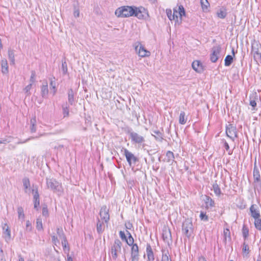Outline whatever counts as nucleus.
Returning <instances> with one entry per match:
<instances>
[{
	"instance_id": "nucleus-1",
	"label": "nucleus",
	"mask_w": 261,
	"mask_h": 261,
	"mask_svg": "<svg viewBox=\"0 0 261 261\" xmlns=\"http://www.w3.org/2000/svg\"><path fill=\"white\" fill-rule=\"evenodd\" d=\"M115 15L118 17H128L135 16L139 19H146L149 15L147 9L143 7L123 6L115 11Z\"/></svg>"
},
{
	"instance_id": "nucleus-2",
	"label": "nucleus",
	"mask_w": 261,
	"mask_h": 261,
	"mask_svg": "<svg viewBox=\"0 0 261 261\" xmlns=\"http://www.w3.org/2000/svg\"><path fill=\"white\" fill-rule=\"evenodd\" d=\"M251 54L257 63H261V44L259 41L253 40L251 42Z\"/></svg>"
},
{
	"instance_id": "nucleus-3",
	"label": "nucleus",
	"mask_w": 261,
	"mask_h": 261,
	"mask_svg": "<svg viewBox=\"0 0 261 261\" xmlns=\"http://www.w3.org/2000/svg\"><path fill=\"white\" fill-rule=\"evenodd\" d=\"M46 183L47 188L55 193H61L63 191L62 184L56 179L46 178Z\"/></svg>"
},
{
	"instance_id": "nucleus-4",
	"label": "nucleus",
	"mask_w": 261,
	"mask_h": 261,
	"mask_svg": "<svg viewBox=\"0 0 261 261\" xmlns=\"http://www.w3.org/2000/svg\"><path fill=\"white\" fill-rule=\"evenodd\" d=\"M122 243L118 239H115L109 252L114 260H116L118 256V253L121 252Z\"/></svg>"
},
{
	"instance_id": "nucleus-5",
	"label": "nucleus",
	"mask_w": 261,
	"mask_h": 261,
	"mask_svg": "<svg viewBox=\"0 0 261 261\" xmlns=\"http://www.w3.org/2000/svg\"><path fill=\"white\" fill-rule=\"evenodd\" d=\"M194 230L192 221L191 219H186L182 223V231L183 233L188 238L193 234Z\"/></svg>"
},
{
	"instance_id": "nucleus-6",
	"label": "nucleus",
	"mask_w": 261,
	"mask_h": 261,
	"mask_svg": "<svg viewBox=\"0 0 261 261\" xmlns=\"http://www.w3.org/2000/svg\"><path fill=\"white\" fill-rule=\"evenodd\" d=\"M129 139L133 144L138 146H144L145 142V137L135 132L133 133Z\"/></svg>"
},
{
	"instance_id": "nucleus-7",
	"label": "nucleus",
	"mask_w": 261,
	"mask_h": 261,
	"mask_svg": "<svg viewBox=\"0 0 261 261\" xmlns=\"http://www.w3.org/2000/svg\"><path fill=\"white\" fill-rule=\"evenodd\" d=\"M135 51L141 57H149L150 53L143 46L140 42H137L134 44Z\"/></svg>"
},
{
	"instance_id": "nucleus-8",
	"label": "nucleus",
	"mask_w": 261,
	"mask_h": 261,
	"mask_svg": "<svg viewBox=\"0 0 261 261\" xmlns=\"http://www.w3.org/2000/svg\"><path fill=\"white\" fill-rule=\"evenodd\" d=\"M253 179L254 189L258 190L261 188V179L259 170L255 164L253 168Z\"/></svg>"
},
{
	"instance_id": "nucleus-9",
	"label": "nucleus",
	"mask_w": 261,
	"mask_h": 261,
	"mask_svg": "<svg viewBox=\"0 0 261 261\" xmlns=\"http://www.w3.org/2000/svg\"><path fill=\"white\" fill-rule=\"evenodd\" d=\"M123 151L124 155L126 158V161L128 162L129 167H132L133 164H135L139 161L138 158L128 149L124 148Z\"/></svg>"
},
{
	"instance_id": "nucleus-10",
	"label": "nucleus",
	"mask_w": 261,
	"mask_h": 261,
	"mask_svg": "<svg viewBox=\"0 0 261 261\" xmlns=\"http://www.w3.org/2000/svg\"><path fill=\"white\" fill-rule=\"evenodd\" d=\"M226 134L227 136L230 138L233 141H234L236 138L238 137L236 127L231 124L226 125Z\"/></svg>"
},
{
	"instance_id": "nucleus-11",
	"label": "nucleus",
	"mask_w": 261,
	"mask_h": 261,
	"mask_svg": "<svg viewBox=\"0 0 261 261\" xmlns=\"http://www.w3.org/2000/svg\"><path fill=\"white\" fill-rule=\"evenodd\" d=\"M221 48L220 45L215 46L212 49V53L210 55V60L212 62L215 63L219 59V56L221 52Z\"/></svg>"
},
{
	"instance_id": "nucleus-12",
	"label": "nucleus",
	"mask_w": 261,
	"mask_h": 261,
	"mask_svg": "<svg viewBox=\"0 0 261 261\" xmlns=\"http://www.w3.org/2000/svg\"><path fill=\"white\" fill-rule=\"evenodd\" d=\"M99 215L101 220L106 223H108L110 220L109 209L106 205H103L100 210Z\"/></svg>"
},
{
	"instance_id": "nucleus-13",
	"label": "nucleus",
	"mask_w": 261,
	"mask_h": 261,
	"mask_svg": "<svg viewBox=\"0 0 261 261\" xmlns=\"http://www.w3.org/2000/svg\"><path fill=\"white\" fill-rule=\"evenodd\" d=\"M130 259L131 261H139V247L137 244L131 245Z\"/></svg>"
},
{
	"instance_id": "nucleus-14",
	"label": "nucleus",
	"mask_w": 261,
	"mask_h": 261,
	"mask_svg": "<svg viewBox=\"0 0 261 261\" xmlns=\"http://www.w3.org/2000/svg\"><path fill=\"white\" fill-rule=\"evenodd\" d=\"M33 192H34L33 195V202H34V208L37 211L39 210V206L40 205V199H39V194L38 191L37 187L36 189H33L32 190Z\"/></svg>"
},
{
	"instance_id": "nucleus-15",
	"label": "nucleus",
	"mask_w": 261,
	"mask_h": 261,
	"mask_svg": "<svg viewBox=\"0 0 261 261\" xmlns=\"http://www.w3.org/2000/svg\"><path fill=\"white\" fill-rule=\"evenodd\" d=\"M173 13L175 18H176V19H177L178 16L179 15L180 19H181L182 16H185L186 14L185 9L184 7L181 5L178 6L177 9H176V8L174 9Z\"/></svg>"
},
{
	"instance_id": "nucleus-16",
	"label": "nucleus",
	"mask_w": 261,
	"mask_h": 261,
	"mask_svg": "<svg viewBox=\"0 0 261 261\" xmlns=\"http://www.w3.org/2000/svg\"><path fill=\"white\" fill-rule=\"evenodd\" d=\"M251 216L254 219L259 218L260 217L259 211L256 204H252L250 207Z\"/></svg>"
},
{
	"instance_id": "nucleus-17",
	"label": "nucleus",
	"mask_w": 261,
	"mask_h": 261,
	"mask_svg": "<svg viewBox=\"0 0 261 261\" xmlns=\"http://www.w3.org/2000/svg\"><path fill=\"white\" fill-rule=\"evenodd\" d=\"M162 238L164 241L168 244L171 242L172 236L169 229L166 228L163 230Z\"/></svg>"
},
{
	"instance_id": "nucleus-18",
	"label": "nucleus",
	"mask_w": 261,
	"mask_h": 261,
	"mask_svg": "<svg viewBox=\"0 0 261 261\" xmlns=\"http://www.w3.org/2000/svg\"><path fill=\"white\" fill-rule=\"evenodd\" d=\"M192 66L193 69L197 72L201 73L203 71L202 64L199 61H194Z\"/></svg>"
},
{
	"instance_id": "nucleus-19",
	"label": "nucleus",
	"mask_w": 261,
	"mask_h": 261,
	"mask_svg": "<svg viewBox=\"0 0 261 261\" xmlns=\"http://www.w3.org/2000/svg\"><path fill=\"white\" fill-rule=\"evenodd\" d=\"M146 254L147 256V261H154V253L149 244H147L146 245Z\"/></svg>"
},
{
	"instance_id": "nucleus-20",
	"label": "nucleus",
	"mask_w": 261,
	"mask_h": 261,
	"mask_svg": "<svg viewBox=\"0 0 261 261\" xmlns=\"http://www.w3.org/2000/svg\"><path fill=\"white\" fill-rule=\"evenodd\" d=\"M2 72L4 74H7L9 73V67L7 61L6 59H3L1 62Z\"/></svg>"
},
{
	"instance_id": "nucleus-21",
	"label": "nucleus",
	"mask_w": 261,
	"mask_h": 261,
	"mask_svg": "<svg viewBox=\"0 0 261 261\" xmlns=\"http://www.w3.org/2000/svg\"><path fill=\"white\" fill-rule=\"evenodd\" d=\"M48 93V84L46 81L43 82L41 87V94L43 98H46Z\"/></svg>"
},
{
	"instance_id": "nucleus-22",
	"label": "nucleus",
	"mask_w": 261,
	"mask_h": 261,
	"mask_svg": "<svg viewBox=\"0 0 261 261\" xmlns=\"http://www.w3.org/2000/svg\"><path fill=\"white\" fill-rule=\"evenodd\" d=\"M3 229L4 230L3 233L6 236L5 238L6 241H9L11 239V230L9 226L6 223L4 224Z\"/></svg>"
},
{
	"instance_id": "nucleus-23",
	"label": "nucleus",
	"mask_w": 261,
	"mask_h": 261,
	"mask_svg": "<svg viewBox=\"0 0 261 261\" xmlns=\"http://www.w3.org/2000/svg\"><path fill=\"white\" fill-rule=\"evenodd\" d=\"M153 134H152V136H154L155 139L159 142H162L164 139L163 138V134L161 132L158 130H152Z\"/></svg>"
},
{
	"instance_id": "nucleus-24",
	"label": "nucleus",
	"mask_w": 261,
	"mask_h": 261,
	"mask_svg": "<svg viewBox=\"0 0 261 261\" xmlns=\"http://www.w3.org/2000/svg\"><path fill=\"white\" fill-rule=\"evenodd\" d=\"M204 201L205 203V207L207 209L215 206V202L210 197L206 196Z\"/></svg>"
},
{
	"instance_id": "nucleus-25",
	"label": "nucleus",
	"mask_w": 261,
	"mask_h": 261,
	"mask_svg": "<svg viewBox=\"0 0 261 261\" xmlns=\"http://www.w3.org/2000/svg\"><path fill=\"white\" fill-rule=\"evenodd\" d=\"M74 92L72 89H70L68 91V100L70 105H73L74 100Z\"/></svg>"
},
{
	"instance_id": "nucleus-26",
	"label": "nucleus",
	"mask_w": 261,
	"mask_h": 261,
	"mask_svg": "<svg viewBox=\"0 0 261 261\" xmlns=\"http://www.w3.org/2000/svg\"><path fill=\"white\" fill-rule=\"evenodd\" d=\"M200 5L203 12H207L210 7V5L207 0H200Z\"/></svg>"
},
{
	"instance_id": "nucleus-27",
	"label": "nucleus",
	"mask_w": 261,
	"mask_h": 261,
	"mask_svg": "<svg viewBox=\"0 0 261 261\" xmlns=\"http://www.w3.org/2000/svg\"><path fill=\"white\" fill-rule=\"evenodd\" d=\"M97 231L99 234H101L105 229V226L103 224V221H100L99 219H98L97 222V227H96Z\"/></svg>"
},
{
	"instance_id": "nucleus-28",
	"label": "nucleus",
	"mask_w": 261,
	"mask_h": 261,
	"mask_svg": "<svg viewBox=\"0 0 261 261\" xmlns=\"http://www.w3.org/2000/svg\"><path fill=\"white\" fill-rule=\"evenodd\" d=\"M8 58L10 62V64L14 65L15 64V54L13 50L9 49L8 50Z\"/></svg>"
},
{
	"instance_id": "nucleus-29",
	"label": "nucleus",
	"mask_w": 261,
	"mask_h": 261,
	"mask_svg": "<svg viewBox=\"0 0 261 261\" xmlns=\"http://www.w3.org/2000/svg\"><path fill=\"white\" fill-rule=\"evenodd\" d=\"M187 121V117L186 116V113L184 111H181L180 113L179 117V123L180 124H186Z\"/></svg>"
},
{
	"instance_id": "nucleus-30",
	"label": "nucleus",
	"mask_w": 261,
	"mask_h": 261,
	"mask_svg": "<svg viewBox=\"0 0 261 261\" xmlns=\"http://www.w3.org/2000/svg\"><path fill=\"white\" fill-rule=\"evenodd\" d=\"M213 189L215 194L219 196L221 194V191L219 186V185L217 183V181H215V182L213 185Z\"/></svg>"
},
{
	"instance_id": "nucleus-31",
	"label": "nucleus",
	"mask_w": 261,
	"mask_h": 261,
	"mask_svg": "<svg viewBox=\"0 0 261 261\" xmlns=\"http://www.w3.org/2000/svg\"><path fill=\"white\" fill-rule=\"evenodd\" d=\"M31 126L30 129L32 133H35L36 132V117L32 118L30 121Z\"/></svg>"
},
{
	"instance_id": "nucleus-32",
	"label": "nucleus",
	"mask_w": 261,
	"mask_h": 261,
	"mask_svg": "<svg viewBox=\"0 0 261 261\" xmlns=\"http://www.w3.org/2000/svg\"><path fill=\"white\" fill-rule=\"evenodd\" d=\"M126 234H127V235L128 236V239H126V240H125L127 245L129 246H131L132 245L135 244L134 243V238H133L130 233L128 231H126Z\"/></svg>"
},
{
	"instance_id": "nucleus-33",
	"label": "nucleus",
	"mask_w": 261,
	"mask_h": 261,
	"mask_svg": "<svg viewBox=\"0 0 261 261\" xmlns=\"http://www.w3.org/2000/svg\"><path fill=\"white\" fill-rule=\"evenodd\" d=\"M166 156L167 158L166 161L167 162L169 163L171 161H174V155L172 151H168L166 152Z\"/></svg>"
},
{
	"instance_id": "nucleus-34",
	"label": "nucleus",
	"mask_w": 261,
	"mask_h": 261,
	"mask_svg": "<svg viewBox=\"0 0 261 261\" xmlns=\"http://www.w3.org/2000/svg\"><path fill=\"white\" fill-rule=\"evenodd\" d=\"M224 62H225L224 64H225V66H230L233 62L232 56L231 55L226 56V57L225 58Z\"/></svg>"
},
{
	"instance_id": "nucleus-35",
	"label": "nucleus",
	"mask_w": 261,
	"mask_h": 261,
	"mask_svg": "<svg viewBox=\"0 0 261 261\" xmlns=\"http://www.w3.org/2000/svg\"><path fill=\"white\" fill-rule=\"evenodd\" d=\"M123 131L127 134L129 135V138L133 134L134 131L133 130V129L130 127L129 126H125V127L122 128Z\"/></svg>"
},
{
	"instance_id": "nucleus-36",
	"label": "nucleus",
	"mask_w": 261,
	"mask_h": 261,
	"mask_svg": "<svg viewBox=\"0 0 261 261\" xmlns=\"http://www.w3.org/2000/svg\"><path fill=\"white\" fill-rule=\"evenodd\" d=\"M36 228L38 230H41L43 229L42 219L40 218H38L36 219Z\"/></svg>"
},
{
	"instance_id": "nucleus-37",
	"label": "nucleus",
	"mask_w": 261,
	"mask_h": 261,
	"mask_svg": "<svg viewBox=\"0 0 261 261\" xmlns=\"http://www.w3.org/2000/svg\"><path fill=\"white\" fill-rule=\"evenodd\" d=\"M17 213L18 214V218L19 219H24V214L23 212V209L22 207H18L17 208Z\"/></svg>"
},
{
	"instance_id": "nucleus-38",
	"label": "nucleus",
	"mask_w": 261,
	"mask_h": 261,
	"mask_svg": "<svg viewBox=\"0 0 261 261\" xmlns=\"http://www.w3.org/2000/svg\"><path fill=\"white\" fill-rule=\"evenodd\" d=\"M217 14L219 18L223 19L226 16L227 13L225 11L223 10L222 9H220L218 11Z\"/></svg>"
},
{
	"instance_id": "nucleus-39",
	"label": "nucleus",
	"mask_w": 261,
	"mask_h": 261,
	"mask_svg": "<svg viewBox=\"0 0 261 261\" xmlns=\"http://www.w3.org/2000/svg\"><path fill=\"white\" fill-rule=\"evenodd\" d=\"M242 251L243 253L245 254L246 256H247L250 252L249 248L248 245L246 244L245 242H244L242 248Z\"/></svg>"
},
{
	"instance_id": "nucleus-40",
	"label": "nucleus",
	"mask_w": 261,
	"mask_h": 261,
	"mask_svg": "<svg viewBox=\"0 0 261 261\" xmlns=\"http://www.w3.org/2000/svg\"><path fill=\"white\" fill-rule=\"evenodd\" d=\"M254 225L255 228L259 230H261V219L259 218L254 219Z\"/></svg>"
},
{
	"instance_id": "nucleus-41",
	"label": "nucleus",
	"mask_w": 261,
	"mask_h": 261,
	"mask_svg": "<svg viewBox=\"0 0 261 261\" xmlns=\"http://www.w3.org/2000/svg\"><path fill=\"white\" fill-rule=\"evenodd\" d=\"M22 182L25 190H27L30 187V182L28 178H24L22 179Z\"/></svg>"
},
{
	"instance_id": "nucleus-42",
	"label": "nucleus",
	"mask_w": 261,
	"mask_h": 261,
	"mask_svg": "<svg viewBox=\"0 0 261 261\" xmlns=\"http://www.w3.org/2000/svg\"><path fill=\"white\" fill-rule=\"evenodd\" d=\"M242 233L244 239L246 240L249 235V230L248 228L245 225H244L243 227Z\"/></svg>"
},
{
	"instance_id": "nucleus-43",
	"label": "nucleus",
	"mask_w": 261,
	"mask_h": 261,
	"mask_svg": "<svg viewBox=\"0 0 261 261\" xmlns=\"http://www.w3.org/2000/svg\"><path fill=\"white\" fill-rule=\"evenodd\" d=\"M56 78L55 77H51L50 79V90L56 89Z\"/></svg>"
},
{
	"instance_id": "nucleus-44",
	"label": "nucleus",
	"mask_w": 261,
	"mask_h": 261,
	"mask_svg": "<svg viewBox=\"0 0 261 261\" xmlns=\"http://www.w3.org/2000/svg\"><path fill=\"white\" fill-rule=\"evenodd\" d=\"M32 84L30 83L29 85L27 86L23 89L25 93L26 94V96H29L31 95L30 90L32 88Z\"/></svg>"
},
{
	"instance_id": "nucleus-45",
	"label": "nucleus",
	"mask_w": 261,
	"mask_h": 261,
	"mask_svg": "<svg viewBox=\"0 0 261 261\" xmlns=\"http://www.w3.org/2000/svg\"><path fill=\"white\" fill-rule=\"evenodd\" d=\"M199 217L201 220L204 221H208V217L206 215V213L201 212Z\"/></svg>"
},
{
	"instance_id": "nucleus-46",
	"label": "nucleus",
	"mask_w": 261,
	"mask_h": 261,
	"mask_svg": "<svg viewBox=\"0 0 261 261\" xmlns=\"http://www.w3.org/2000/svg\"><path fill=\"white\" fill-rule=\"evenodd\" d=\"M162 261H172L171 258L168 255V252H163Z\"/></svg>"
},
{
	"instance_id": "nucleus-47",
	"label": "nucleus",
	"mask_w": 261,
	"mask_h": 261,
	"mask_svg": "<svg viewBox=\"0 0 261 261\" xmlns=\"http://www.w3.org/2000/svg\"><path fill=\"white\" fill-rule=\"evenodd\" d=\"M166 13L168 18L172 20L175 19V17L174 16L173 13L172 14V11L170 9L166 10Z\"/></svg>"
},
{
	"instance_id": "nucleus-48",
	"label": "nucleus",
	"mask_w": 261,
	"mask_h": 261,
	"mask_svg": "<svg viewBox=\"0 0 261 261\" xmlns=\"http://www.w3.org/2000/svg\"><path fill=\"white\" fill-rule=\"evenodd\" d=\"M57 233L60 239L65 236L62 228H57Z\"/></svg>"
},
{
	"instance_id": "nucleus-49",
	"label": "nucleus",
	"mask_w": 261,
	"mask_h": 261,
	"mask_svg": "<svg viewBox=\"0 0 261 261\" xmlns=\"http://www.w3.org/2000/svg\"><path fill=\"white\" fill-rule=\"evenodd\" d=\"M62 70L63 73L65 74L67 72V66L66 62H62Z\"/></svg>"
},
{
	"instance_id": "nucleus-50",
	"label": "nucleus",
	"mask_w": 261,
	"mask_h": 261,
	"mask_svg": "<svg viewBox=\"0 0 261 261\" xmlns=\"http://www.w3.org/2000/svg\"><path fill=\"white\" fill-rule=\"evenodd\" d=\"M42 215L45 217L48 216V211L46 205L42 207Z\"/></svg>"
},
{
	"instance_id": "nucleus-51",
	"label": "nucleus",
	"mask_w": 261,
	"mask_h": 261,
	"mask_svg": "<svg viewBox=\"0 0 261 261\" xmlns=\"http://www.w3.org/2000/svg\"><path fill=\"white\" fill-rule=\"evenodd\" d=\"M63 113L64 117L68 116L69 110L67 106H63Z\"/></svg>"
},
{
	"instance_id": "nucleus-52",
	"label": "nucleus",
	"mask_w": 261,
	"mask_h": 261,
	"mask_svg": "<svg viewBox=\"0 0 261 261\" xmlns=\"http://www.w3.org/2000/svg\"><path fill=\"white\" fill-rule=\"evenodd\" d=\"M35 76H36V73L34 71H32L31 72V75L30 79V83H34L35 81Z\"/></svg>"
},
{
	"instance_id": "nucleus-53",
	"label": "nucleus",
	"mask_w": 261,
	"mask_h": 261,
	"mask_svg": "<svg viewBox=\"0 0 261 261\" xmlns=\"http://www.w3.org/2000/svg\"><path fill=\"white\" fill-rule=\"evenodd\" d=\"M32 226L31 222L28 220L26 222V230L28 231H32Z\"/></svg>"
},
{
	"instance_id": "nucleus-54",
	"label": "nucleus",
	"mask_w": 261,
	"mask_h": 261,
	"mask_svg": "<svg viewBox=\"0 0 261 261\" xmlns=\"http://www.w3.org/2000/svg\"><path fill=\"white\" fill-rule=\"evenodd\" d=\"M224 147L225 148V149L228 151L229 154H231L232 152L229 150V146L228 144V143L226 141H224Z\"/></svg>"
},
{
	"instance_id": "nucleus-55",
	"label": "nucleus",
	"mask_w": 261,
	"mask_h": 261,
	"mask_svg": "<svg viewBox=\"0 0 261 261\" xmlns=\"http://www.w3.org/2000/svg\"><path fill=\"white\" fill-rule=\"evenodd\" d=\"M249 104L252 107V108H253L252 110H254L256 106V102L255 100L254 99H250Z\"/></svg>"
},
{
	"instance_id": "nucleus-56",
	"label": "nucleus",
	"mask_w": 261,
	"mask_h": 261,
	"mask_svg": "<svg viewBox=\"0 0 261 261\" xmlns=\"http://www.w3.org/2000/svg\"><path fill=\"white\" fill-rule=\"evenodd\" d=\"M73 15L75 17H78L80 16V10L78 8H74Z\"/></svg>"
},
{
	"instance_id": "nucleus-57",
	"label": "nucleus",
	"mask_w": 261,
	"mask_h": 261,
	"mask_svg": "<svg viewBox=\"0 0 261 261\" xmlns=\"http://www.w3.org/2000/svg\"><path fill=\"white\" fill-rule=\"evenodd\" d=\"M119 236L122 240H125V241L126 240L127 238L123 231H120L119 232Z\"/></svg>"
},
{
	"instance_id": "nucleus-58",
	"label": "nucleus",
	"mask_w": 261,
	"mask_h": 261,
	"mask_svg": "<svg viewBox=\"0 0 261 261\" xmlns=\"http://www.w3.org/2000/svg\"><path fill=\"white\" fill-rule=\"evenodd\" d=\"M52 242L55 245H57V243H59V240H58V238L55 236H53L51 237Z\"/></svg>"
},
{
	"instance_id": "nucleus-59",
	"label": "nucleus",
	"mask_w": 261,
	"mask_h": 261,
	"mask_svg": "<svg viewBox=\"0 0 261 261\" xmlns=\"http://www.w3.org/2000/svg\"><path fill=\"white\" fill-rule=\"evenodd\" d=\"M38 137L36 136L35 137H31L30 138H29L28 139L25 140L24 141H23V142H18L17 143V144H21V143H25L26 142H27L28 141L30 140H32L33 139H35V138H38Z\"/></svg>"
},
{
	"instance_id": "nucleus-60",
	"label": "nucleus",
	"mask_w": 261,
	"mask_h": 261,
	"mask_svg": "<svg viewBox=\"0 0 261 261\" xmlns=\"http://www.w3.org/2000/svg\"><path fill=\"white\" fill-rule=\"evenodd\" d=\"M61 239L62 240L61 243H62V245L64 244H68L67 240L65 236L61 238Z\"/></svg>"
},
{
	"instance_id": "nucleus-61",
	"label": "nucleus",
	"mask_w": 261,
	"mask_h": 261,
	"mask_svg": "<svg viewBox=\"0 0 261 261\" xmlns=\"http://www.w3.org/2000/svg\"><path fill=\"white\" fill-rule=\"evenodd\" d=\"M63 249L65 252H69V247L68 246V244H64L62 245Z\"/></svg>"
},
{
	"instance_id": "nucleus-62",
	"label": "nucleus",
	"mask_w": 261,
	"mask_h": 261,
	"mask_svg": "<svg viewBox=\"0 0 261 261\" xmlns=\"http://www.w3.org/2000/svg\"><path fill=\"white\" fill-rule=\"evenodd\" d=\"M63 147H64V146L63 145H59L58 146H54V148L55 149H58V150H61Z\"/></svg>"
},
{
	"instance_id": "nucleus-63",
	"label": "nucleus",
	"mask_w": 261,
	"mask_h": 261,
	"mask_svg": "<svg viewBox=\"0 0 261 261\" xmlns=\"http://www.w3.org/2000/svg\"><path fill=\"white\" fill-rule=\"evenodd\" d=\"M198 261H206L205 258L203 256H200L198 258Z\"/></svg>"
},
{
	"instance_id": "nucleus-64",
	"label": "nucleus",
	"mask_w": 261,
	"mask_h": 261,
	"mask_svg": "<svg viewBox=\"0 0 261 261\" xmlns=\"http://www.w3.org/2000/svg\"><path fill=\"white\" fill-rule=\"evenodd\" d=\"M57 92V89H54L51 90V92L53 93V95H55Z\"/></svg>"
}]
</instances>
